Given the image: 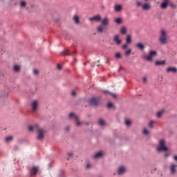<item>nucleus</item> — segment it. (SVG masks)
<instances>
[{
  "mask_svg": "<svg viewBox=\"0 0 177 177\" xmlns=\"http://www.w3.org/2000/svg\"><path fill=\"white\" fill-rule=\"evenodd\" d=\"M126 42H127V44H131V42H132L131 35H127V37L126 38Z\"/></svg>",
  "mask_w": 177,
  "mask_h": 177,
  "instance_id": "31",
  "label": "nucleus"
},
{
  "mask_svg": "<svg viewBox=\"0 0 177 177\" xmlns=\"http://www.w3.org/2000/svg\"><path fill=\"white\" fill-rule=\"evenodd\" d=\"M131 53H132V50H131V49H129V50H127L125 52L124 55H125L126 56H129V55H131Z\"/></svg>",
  "mask_w": 177,
  "mask_h": 177,
  "instance_id": "35",
  "label": "nucleus"
},
{
  "mask_svg": "<svg viewBox=\"0 0 177 177\" xmlns=\"http://www.w3.org/2000/svg\"><path fill=\"white\" fill-rule=\"evenodd\" d=\"M33 73L35 75H38L39 74V71L37 69H35L33 71Z\"/></svg>",
  "mask_w": 177,
  "mask_h": 177,
  "instance_id": "40",
  "label": "nucleus"
},
{
  "mask_svg": "<svg viewBox=\"0 0 177 177\" xmlns=\"http://www.w3.org/2000/svg\"><path fill=\"white\" fill-rule=\"evenodd\" d=\"M144 1H145V2H147V1H149V0H144Z\"/></svg>",
  "mask_w": 177,
  "mask_h": 177,
  "instance_id": "54",
  "label": "nucleus"
},
{
  "mask_svg": "<svg viewBox=\"0 0 177 177\" xmlns=\"http://www.w3.org/2000/svg\"><path fill=\"white\" fill-rule=\"evenodd\" d=\"M169 5V0H163L160 4L161 9H167Z\"/></svg>",
  "mask_w": 177,
  "mask_h": 177,
  "instance_id": "11",
  "label": "nucleus"
},
{
  "mask_svg": "<svg viewBox=\"0 0 177 177\" xmlns=\"http://www.w3.org/2000/svg\"><path fill=\"white\" fill-rule=\"evenodd\" d=\"M66 131H70V126H68L65 128Z\"/></svg>",
  "mask_w": 177,
  "mask_h": 177,
  "instance_id": "50",
  "label": "nucleus"
},
{
  "mask_svg": "<svg viewBox=\"0 0 177 177\" xmlns=\"http://www.w3.org/2000/svg\"><path fill=\"white\" fill-rule=\"evenodd\" d=\"M124 172H125V167L124 166H122L119 168L118 174V175H122Z\"/></svg>",
  "mask_w": 177,
  "mask_h": 177,
  "instance_id": "21",
  "label": "nucleus"
},
{
  "mask_svg": "<svg viewBox=\"0 0 177 177\" xmlns=\"http://www.w3.org/2000/svg\"><path fill=\"white\" fill-rule=\"evenodd\" d=\"M113 41L115 44H116V45H120V44L122 42V41L120 39V35H118L114 36Z\"/></svg>",
  "mask_w": 177,
  "mask_h": 177,
  "instance_id": "12",
  "label": "nucleus"
},
{
  "mask_svg": "<svg viewBox=\"0 0 177 177\" xmlns=\"http://www.w3.org/2000/svg\"><path fill=\"white\" fill-rule=\"evenodd\" d=\"M92 167V165H91V163H87L86 164V169H89V168H91Z\"/></svg>",
  "mask_w": 177,
  "mask_h": 177,
  "instance_id": "43",
  "label": "nucleus"
},
{
  "mask_svg": "<svg viewBox=\"0 0 177 177\" xmlns=\"http://www.w3.org/2000/svg\"><path fill=\"white\" fill-rule=\"evenodd\" d=\"M106 28V26H104L103 25H100L97 27V32H103V30Z\"/></svg>",
  "mask_w": 177,
  "mask_h": 177,
  "instance_id": "19",
  "label": "nucleus"
},
{
  "mask_svg": "<svg viewBox=\"0 0 177 177\" xmlns=\"http://www.w3.org/2000/svg\"><path fill=\"white\" fill-rule=\"evenodd\" d=\"M62 55H64V56H70V55H71V53H70V50H67L66 49L65 50H64L62 52Z\"/></svg>",
  "mask_w": 177,
  "mask_h": 177,
  "instance_id": "29",
  "label": "nucleus"
},
{
  "mask_svg": "<svg viewBox=\"0 0 177 177\" xmlns=\"http://www.w3.org/2000/svg\"><path fill=\"white\" fill-rule=\"evenodd\" d=\"M98 124L99 125H100L101 127H104L106 126V122L104 121V120L103 119H100L98 120Z\"/></svg>",
  "mask_w": 177,
  "mask_h": 177,
  "instance_id": "23",
  "label": "nucleus"
},
{
  "mask_svg": "<svg viewBox=\"0 0 177 177\" xmlns=\"http://www.w3.org/2000/svg\"><path fill=\"white\" fill-rule=\"evenodd\" d=\"M111 107H113V103H111V102L108 103L107 108L111 109Z\"/></svg>",
  "mask_w": 177,
  "mask_h": 177,
  "instance_id": "41",
  "label": "nucleus"
},
{
  "mask_svg": "<svg viewBox=\"0 0 177 177\" xmlns=\"http://www.w3.org/2000/svg\"><path fill=\"white\" fill-rule=\"evenodd\" d=\"M68 157H73V152H69L68 153Z\"/></svg>",
  "mask_w": 177,
  "mask_h": 177,
  "instance_id": "48",
  "label": "nucleus"
},
{
  "mask_svg": "<svg viewBox=\"0 0 177 177\" xmlns=\"http://www.w3.org/2000/svg\"><path fill=\"white\" fill-rule=\"evenodd\" d=\"M39 127L38 124H35V125H30L28 127V131H30V132H32L34 131V129H39Z\"/></svg>",
  "mask_w": 177,
  "mask_h": 177,
  "instance_id": "15",
  "label": "nucleus"
},
{
  "mask_svg": "<svg viewBox=\"0 0 177 177\" xmlns=\"http://www.w3.org/2000/svg\"><path fill=\"white\" fill-rule=\"evenodd\" d=\"M114 10L115 12H121L122 10V6L121 5H116L115 7H114Z\"/></svg>",
  "mask_w": 177,
  "mask_h": 177,
  "instance_id": "20",
  "label": "nucleus"
},
{
  "mask_svg": "<svg viewBox=\"0 0 177 177\" xmlns=\"http://www.w3.org/2000/svg\"><path fill=\"white\" fill-rule=\"evenodd\" d=\"M8 95H9V90L8 88H0V97H6Z\"/></svg>",
  "mask_w": 177,
  "mask_h": 177,
  "instance_id": "6",
  "label": "nucleus"
},
{
  "mask_svg": "<svg viewBox=\"0 0 177 177\" xmlns=\"http://www.w3.org/2000/svg\"><path fill=\"white\" fill-rule=\"evenodd\" d=\"M167 73H177V68L175 67H169L167 68Z\"/></svg>",
  "mask_w": 177,
  "mask_h": 177,
  "instance_id": "16",
  "label": "nucleus"
},
{
  "mask_svg": "<svg viewBox=\"0 0 177 177\" xmlns=\"http://www.w3.org/2000/svg\"><path fill=\"white\" fill-rule=\"evenodd\" d=\"M57 67L58 70H62V65L58 64V65L57 66Z\"/></svg>",
  "mask_w": 177,
  "mask_h": 177,
  "instance_id": "47",
  "label": "nucleus"
},
{
  "mask_svg": "<svg viewBox=\"0 0 177 177\" xmlns=\"http://www.w3.org/2000/svg\"><path fill=\"white\" fill-rule=\"evenodd\" d=\"M102 9H104V7H102Z\"/></svg>",
  "mask_w": 177,
  "mask_h": 177,
  "instance_id": "55",
  "label": "nucleus"
},
{
  "mask_svg": "<svg viewBox=\"0 0 177 177\" xmlns=\"http://www.w3.org/2000/svg\"><path fill=\"white\" fill-rule=\"evenodd\" d=\"M115 59H122V55H121V53H116L115 54Z\"/></svg>",
  "mask_w": 177,
  "mask_h": 177,
  "instance_id": "33",
  "label": "nucleus"
},
{
  "mask_svg": "<svg viewBox=\"0 0 177 177\" xmlns=\"http://www.w3.org/2000/svg\"><path fill=\"white\" fill-rule=\"evenodd\" d=\"M106 64H110V62L109 60L106 61Z\"/></svg>",
  "mask_w": 177,
  "mask_h": 177,
  "instance_id": "53",
  "label": "nucleus"
},
{
  "mask_svg": "<svg viewBox=\"0 0 177 177\" xmlns=\"http://www.w3.org/2000/svg\"><path fill=\"white\" fill-rule=\"evenodd\" d=\"M69 118H74L76 121V127H81L84 122L80 121V117L74 113H71L69 114Z\"/></svg>",
  "mask_w": 177,
  "mask_h": 177,
  "instance_id": "3",
  "label": "nucleus"
},
{
  "mask_svg": "<svg viewBox=\"0 0 177 177\" xmlns=\"http://www.w3.org/2000/svg\"><path fill=\"white\" fill-rule=\"evenodd\" d=\"M165 113V111L164 110L160 111L159 112L157 113V118H161V116L162 115V114Z\"/></svg>",
  "mask_w": 177,
  "mask_h": 177,
  "instance_id": "30",
  "label": "nucleus"
},
{
  "mask_svg": "<svg viewBox=\"0 0 177 177\" xmlns=\"http://www.w3.org/2000/svg\"><path fill=\"white\" fill-rule=\"evenodd\" d=\"M165 64V61H156V66H164Z\"/></svg>",
  "mask_w": 177,
  "mask_h": 177,
  "instance_id": "27",
  "label": "nucleus"
},
{
  "mask_svg": "<svg viewBox=\"0 0 177 177\" xmlns=\"http://www.w3.org/2000/svg\"><path fill=\"white\" fill-rule=\"evenodd\" d=\"M122 48V49H127V48H128V44H124Z\"/></svg>",
  "mask_w": 177,
  "mask_h": 177,
  "instance_id": "46",
  "label": "nucleus"
},
{
  "mask_svg": "<svg viewBox=\"0 0 177 177\" xmlns=\"http://www.w3.org/2000/svg\"><path fill=\"white\" fill-rule=\"evenodd\" d=\"M174 161H177V156H175L174 157Z\"/></svg>",
  "mask_w": 177,
  "mask_h": 177,
  "instance_id": "51",
  "label": "nucleus"
},
{
  "mask_svg": "<svg viewBox=\"0 0 177 177\" xmlns=\"http://www.w3.org/2000/svg\"><path fill=\"white\" fill-rule=\"evenodd\" d=\"M99 102H100V98H91L89 100L88 102L91 106H97L99 104Z\"/></svg>",
  "mask_w": 177,
  "mask_h": 177,
  "instance_id": "7",
  "label": "nucleus"
},
{
  "mask_svg": "<svg viewBox=\"0 0 177 177\" xmlns=\"http://www.w3.org/2000/svg\"><path fill=\"white\" fill-rule=\"evenodd\" d=\"M154 125V120L150 121L149 123V128H153Z\"/></svg>",
  "mask_w": 177,
  "mask_h": 177,
  "instance_id": "36",
  "label": "nucleus"
},
{
  "mask_svg": "<svg viewBox=\"0 0 177 177\" xmlns=\"http://www.w3.org/2000/svg\"><path fill=\"white\" fill-rule=\"evenodd\" d=\"M176 167H177L176 165H174V164L171 165V166L170 167V171H171V174L172 175H174V174H175V172H176Z\"/></svg>",
  "mask_w": 177,
  "mask_h": 177,
  "instance_id": "17",
  "label": "nucleus"
},
{
  "mask_svg": "<svg viewBox=\"0 0 177 177\" xmlns=\"http://www.w3.org/2000/svg\"><path fill=\"white\" fill-rule=\"evenodd\" d=\"M125 124L127 127H129V125H131V124H132V122H131V120H126Z\"/></svg>",
  "mask_w": 177,
  "mask_h": 177,
  "instance_id": "37",
  "label": "nucleus"
},
{
  "mask_svg": "<svg viewBox=\"0 0 177 177\" xmlns=\"http://www.w3.org/2000/svg\"><path fill=\"white\" fill-rule=\"evenodd\" d=\"M101 25L104 26L105 28L109 25V18L107 17H104V19L101 22Z\"/></svg>",
  "mask_w": 177,
  "mask_h": 177,
  "instance_id": "14",
  "label": "nucleus"
},
{
  "mask_svg": "<svg viewBox=\"0 0 177 177\" xmlns=\"http://www.w3.org/2000/svg\"><path fill=\"white\" fill-rule=\"evenodd\" d=\"M73 19L76 24H80V17H78V15H75Z\"/></svg>",
  "mask_w": 177,
  "mask_h": 177,
  "instance_id": "28",
  "label": "nucleus"
},
{
  "mask_svg": "<svg viewBox=\"0 0 177 177\" xmlns=\"http://www.w3.org/2000/svg\"><path fill=\"white\" fill-rule=\"evenodd\" d=\"M14 71H15L17 73L20 71V66L18 65L14 66Z\"/></svg>",
  "mask_w": 177,
  "mask_h": 177,
  "instance_id": "34",
  "label": "nucleus"
},
{
  "mask_svg": "<svg viewBox=\"0 0 177 177\" xmlns=\"http://www.w3.org/2000/svg\"><path fill=\"white\" fill-rule=\"evenodd\" d=\"M71 95H72V96H77V93H75V91H73L71 92Z\"/></svg>",
  "mask_w": 177,
  "mask_h": 177,
  "instance_id": "45",
  "label": "nucleus"
},
{
  "mask_svg": "<svg viewBox=\"0 0 177 177\" xmlns=\"http://www.w3.org/2000/svg\"><path fill=\"white\" fill-rule=\"evenodd\" d=\"M115 22L116 24H121L122 23V18H117L115 19Z\"/></svg>",
  "mask_w": 177,
  "mask_h": 177,
  "instance_id": "32",
  "label": "nucleus"
},
{
  "mask_svg": "<svg viewBox=\"0 0 177 177\" xmlns=\"http://www.w3.org/2000/svg\"><path fill=\"white\" fill-rule=\"evenodd\" d=\"M37 173H38V167H33L30 169V176H35Z\"/></svg>",
  "mask_w": 177,
  "mask_h": 177,
  "instance_id": "13",
  "label": "nucleus"
},
{
  "mask_svg": "<svg viewBox=\"0 0 177 177\" xmlns=\"http://www.w3.org/2000/svg\"><path fill=\"white\" fill-rule=\"evenodd\" d=\"M157 55V52L156 51H150L149 55L147 57H145L144 59L146 60H148V62H151L153 61V57L156 56Z\"/></svg>",
  "mask_w": 177,
  "mask_h": 177,
  "instance_id": "8",
  "label": "nucleus"
},
{
  "mask_svg": "<svg viewBox=\"0 0 177 177\" xmlns=\"http://www.w3.org/2000/svg\"><path fill=\"white\" fill-rule=\"evenodd\" d=\"M169 6H171V8H173L174 9H175V8H176V4H175V3H170Z\"/></svg>",
  "mask_w": 177,
  "mask_h": 177,
  "instance_id": "42",
  "label": "nucleus"
},
{
  "mask_svg": "<svg viewBox=\"0 0 177 177\" xmlns=\"http://www.w3.org/2000/svg\"><path fill=\"white\" fill-rule=\"evenodd\" d=\"M136 46L140 50H145V44L142 43H138Z\"/></svg>",
  "mask_w": 177,
  "mask_h": 177,
  "instance_id": "18",
  "label": "nucleus"
},
{
  "mask_svg": "<svg viewBox=\"0 0 177 177\" xmlns=\"http://www.w3.org/2000/svg\"><path fill=\"white\" fill-rule=\"evenodd\" d=\"M73 53H75V51H74Z\"/></svg>",
  "mask_w": 177,
  "mask_h": 177,
  "instance_id": "56",
  "label": "nucleus"
},
{
  "mask_svg": "<svg viewBox=\"0 0 177 177\" xmlns=\"http://www.w3.org/2000/svg\"><path fill=\"white\" fill-rule=\"evenodd\" d=\"M136 3L138 7L142 6V10H150L151 9V6L149 3H144L142 4L141 1H137Z\"/></svg>",
  "mask_w": 177,
  "mask_h": 177,
  "instance_id": "2",
  "label": "nucleus"
},
{
  "mask_svg": "<svg viewBox=\"0 0 177 177\" xmlns=\"http://www.w3.org/2000/svg\"><path fill=\"white\" fill-rule=\"evenodd\" d=\"M106 93H110L111 96H113L115 99L117 97V95L114 94V93H111L109 91H106Z\"/></svg>",
  "mask_w": 177,
  "mask_h": 177,
  "instance_id": "38",
  "label": "nucleus"
},
{
  "mask_svg": "<svg viewBox=\"0 0 177 177\" xmlns=\"http://www.w3.org/2000/svg\"><path fill=\"white\" fill-rule=\"evenodd\" d=\"M5 140L6 142V143H9V142H12V140H13V136H10L6 137L5 138Z\"/></svg>",
  "mask_w": 177,
  "mask_h": 177,
  "instance_id": "25",
  "label": "nucleus"
},
{
  "mask_svg": "<svg viewBox=\"0 0 177 177\" xmlns=\"http://www.w3.org/2000/svg\"><path fill=\"white\" fill-rule=\"evenodd\" d=\"M165 157H166V158H168L169 157V153H165Z\"/></svg>",
  "mask_w": 177,
  "mask_h": 177,
  "instance_id": "49",
  "label": "nucleus"
},
{
  "mask_svg": "<svg viewBox=\"0 0 177 177\" xmlns=\"http://www.w3.org/2000/svg\"><path fill=\"white\" fill-rule=\"evenodd\" d=\"M84 124H85V125H88L89 122H84Z\"/></svg>",
  "mask_w": 177,
  "mask_h": 177,
  "instance_id": "52",
  "label": "nucleus"
},
{
  "mask_svg": "<svg viewBox=\"0 0 177 177\" xmlns=\"http://www.w3.org/2000/svg\"><path fill=\"white\" fill-rule=\"evenodd\" d=\"M19 5L21 8H26L27 6V1L22 0L20 1Z\"/></svg>",
  "mask_w": 177,
  "mask_h": 177,
  "instance_id": "24",
  "label": "nucleus"
},
{
  "mask_svg": "<svg viewBox=\"0 0 177 177\" xmlns=\"http://www.w3.org/2000/svg\"><path fill=\"white\" fill-rule=\"evenodd\" d=\"M158 151H168V147L165 146V140H160L159 142V147H158Z\"/></svg>",
  "mask_w": 177,
  "mask_h": 177,
  "instance_id": "4",
  "label": "nucleus"
},
{
  "mask_svg": "<svg viewBox=\"0 0 177 177\" xmlns=\"http://www.w3.org/2000/svg\"><path fill=\"white\" fill-rule=\"evenodd\" d=\"M168 41V35L167 34V31L165 30L162 29L160 30V35L159 37V42L162 45H166Z\"/></svg>",
  "mask_w": 177,
  "mask_h": 177,
  "instance_id": "1",
  "label": "nucleus"
},
{
  "mask_svg": "<svg viewBox=\"0 0 177 177\" xmlns=\"http://www.w3.org/2000/svg\"><path fill=\"white\" fill-rule=\"evenodd\" d=\"M46 131H45L42 129H37V140H43L44 138H45V133Z\"/></svg>",
  "mask_w": 177,
  "mask_h": 177,
  "instance_id": "5",
  "label": "nucleus"
},
{
  "mask_svg": "<svg viewBox=\"0 0 177 177\" xmlns=\"http://www.w3.org/2000/svg\"><path fill=\"white\" fill-rule=\"evenodd\" d=\"M102 16L100 15H97L93 17L89 18L90 21H101Z\"/></svg>",
  "mask_w": 177,
  "mask_h": 177,
  "instance_id": "10",
  "label": "nucleus"
},
{
  "mask_svg": "<svg viewBox=\"0 0 177 177\" xmlns=\"http://www.w3.org/2000/svg\"><path fill=\"white\" fill-rule=\"evenodd\" d=\"M103 156V152L102 151H100V152H97L95 156V158H100V157H102Z\"/></svg>",
  "mask_w": 177,
  "mask_h": 177,
  "instance_id": "26",
  "label": "nucleus"
},
{
  "mask_svg": "<svg viewBox=\"0 0 177 177\" xmlns=\"http://www.w3.org/2000/svg\"><path fill=\"white\" fill-rule=\"evenodd\" d=\"M39 104V102L38 100H33L31 104L32 110L34 113L38 110V106Z\"/></svg>",
  "mask_w": 177,
  "mask_h": 177,
  "instance_id": "9",
  "label": "nucleus"
},
{
  "mask_svg": "<svg viewBox=\"0 0 177 177\" xmlns=\"http://www.w3.org/2000/svg\"><path fill=\"white\" fill-rule=\"evenodd\" d=\"M142 81L144 84H146L147 82V78L146 77H143Z\"/></svg>",
  "mask_w": 177,
  "mask_h": 177,
  "instance_id": "44",
  "label": "nucleus"
},
{
  "mask_svg": "<svg viewBox=\"0 0 177 177\" xmlns=\"http://www.w3.org/2000/svg\"><path fill=\"white\" fill-rule=\"evenodd\" d=\"M143 133L144 135H149V130H147V129H145L143 130Z\"/></svg>",
  "mask_w": 177,
  "mask_h": 177,
  "instance_id": "39",
  "label": "nucleus"
},
{
  "mask_svg": "<svg viewBox=\"0 0 177 177\" xmlns=\"http://www.w3.org/2000/svg\"><path fill=\"white\" fill-rule=\"evenodd\" d=\"M127 31H128V29L125 27V26H122L120 28V32L121 34H122L123 35H125V34H127Z\"/></svg>",
  "mask_w": 177,
  "mask_h": 177,
  "instance_id": "22",
  "label": "nucleus"
}]
</instances>
